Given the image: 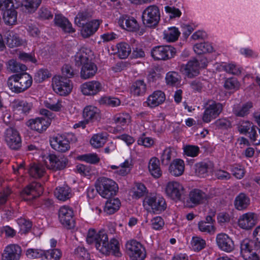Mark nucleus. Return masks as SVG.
<instances>
[{
    "label": "nucleus",
    "instance_id": "obj_17",
    "mask_svg": "<svg viewBox=\"0 0 260 260\" xmlns=\"http://www.w3.org/2000/svg\"><path fill=\"white\" fill-rule=\"evenodd\" d=\"M216 242L218 248L224 252H231L235 249L233 240L226 234H217L216 237Z\"/></svg>",
    "mask_w": 260,
    "mask_h": 260
},
{
    "label": "nucleus",
    "instance_id": "obj_11",
    "mask_svg": "<svg viewBox=\"0 0 260 260\" xmlns=\"http://www.w3.org/2000/svg\"><path fill=\"white\" fill-rule=\"evenodd\" d=\"M145 203L150 207L151 211L155 214H160L167 208L165 199L159 195H151L147 197Z\"/></svg>",
    "mask_w": 260,
    "mask_h": 260
},
{
    "label": "nucleus",
    "instance_id": "obj_62",
    "mask_svg": "<svg viewBox=\"0 0 260 260\" xmlns=\"http://www.w3.org/2000/svg\"><path fill=\"white\" fill-rule=\"evenodd\" d=\"M173 150L170 148H167L163 151L160 156L162 165L165 166L169 165L173 156Z\"/></svg>",
    "mask_w": 260,
    "mask_h": 260
},
{
    "label": "nucleus",
    "instance_id": "obj_40",
    "mask_svg": "<svg viewBox=\"0 0 260 260\" xmlns=\"http://www.w3.org/2000/svg\"><path fill=\"white\" fill-rule=\"evenodd\" d=\"M45 172V167L40 164H31L28 169V173L29 175L35 178H41L43 176Z\"/></svg>",
    "mask_w": 260,
    "mask_h": 260
},
{
    "label": "nucleus",
    "instance_id": "obj_43",
    "mask_svg": "<svg viewBox=\"0 0 260 260\" xmlns=\"http://www.w3.org/2000/svg\"><path fill=\"white\" fill-rule=\"evenodd\" d=\"M212 167L211 162H201L196 165V173L199 176L204 177L206 176L209 169Z\"/></svg>",
    "mask_w": 260,
    "mask_h": 260
},
{
    "label": "nucleus",
    "instance_id": "obj_6",
    "mask_svg": "<svg viewBox=\"0 0 260 260\" xmlns=\"http://www.w3.org/2000/svg\"><path fill=\"white\" fill-rule=\"evenodd\" d=\"M240 249L243 256L251 260H260V247L254 241L245 239L241 243Z\"/></svg>",
    "mask_w": 260,
    "mask_h": 260
},
{
    "label": "nucleus",
    "instance_id": "obj_53",
    "mask_svg": "<svg viewBox=\"0 0 260 260\" xmlns=\"http://www.w3.org/2000/svg\"><path fill=\"white\" fill-rule=\"evenodd\" d=\"M62 252L59 249H53L45 251L44 260H59Z\"/></svg>",
    "mask_w": 260,
    "mask_h": 260
},
{
    "label": "nucleus",
    "instance_id": "obj_64",
    "mask_svg": "<svg viewBox=\"0 0 260 260\" xmlns=\"http://www.w3.org/2000/svg\"><path fill=\"white\" fill-rule=\"evenodd\" d=\"M61 73V76L68 79L73 78L77 74L76 71L73 69L72 67L68 64H66L62 66Z\"/></svg>",
    "mask_w": 260,
    "mask_h": 260
},
{
    "label": "nucleus",
    "instance_id": "obj_29",
    "mask_svg": "<svg viewBox=\"0 0 260 260\" xmlns=\"http://www.w3.org/2000/svg\"><path fill=\"white\" fill-rule=\"evenodd\" d=\"M169 171L170 174L174 176L182 175L184 171V162L181 159H174L169 167Z\"/></svg>",
    "mask_w": 260,
    "mask_h": 260
},
{
    "label": "nucleus",
    "instance_id": "obj_48",
    "mask_svg": "<svg viewBox=\"0 0 260 260\" xmlns=\"http://www.w3.org/2000/svg\"><path fill=\"white\" fill-rule=\"evenodd\" d=\"M91 61L88 55L83 51H80L75 56V65L77 67L84 66L85 64H86Z\"/></svg>",
    "mask_w": 260,
    "mask_h": 260
},
{
    "label": "nucleus",
    "instance_id": "obj_9",
    "mask_svg": "<svg viewBox=\"0 0 260 260\" xmlns=\"http://www.w3.org/2000/svg\"><path fill=\"white\" fill-rule=\"evenodd\" d=\"M52 82L53 90L58 94L65 96L71 92L72 85L70 79L61 76H55L52 78Z\"/></svg>",
    "mask_w": 260,
    "mask_h": 260
},
{
    "label": "nucleus",
    "instance_id": "obj_35",
    "mask_svg": "<svg viewBox=\"0 0 260 260\" xmlns=\"http://www.w3.org/2000/svg\"><path fill=\"white\" fill-rule=\"evenodd\" d=\"M250 199L244 193H240L235 198L234 204L235 208L239 210H244L249 206Z\"/></svg>",
    "mask_w": 260,
    "mask_h": 260
},
{
    "label": "nucleus",
    "instance_id": "obj_50",
    "mask_svg": "<svg viewBox=\"0 0 260 260\" xmlns=\"http://www.w3.org/2000/svg\"><path fill=\"white\" fill-rule=\"evenodd\" d=\"M130 120L131 117L126 113H117L113 118L114 123L118 126H124L129 122Z\"/></svg>",
    "mask_w": 260,
    "mask_h": 260
},
{
    "label": "nucleus",
    "instance_id": "obj_32",
    "mask_svg": "<svg viewBox=\"0 0 260 260\" xmlns=\"http://www.w3.org/2000/svg\"><path fill=\"white\" fill-rule=\"evenodd\" d=\"M97 67L92 62L85 64L82 67L81 70V77L84 79H87L92 77L97 72Z\"/></svg>",
    "mask_w": 260,
    "mask_h": 260
},
{
    "label": "nucleus",
    "instance_id": "obj_19",
    "mask_svg": "<svg viewBox=\"0 0 260 260\" xmlns=\"http://www.w3.org/2000/svg\"><path fill=\"white\" fill-rule=\"evenodd\" d=\"M21 254V248L17 244L6 246L2 254V260H19Z\"/></svg>",
    "mask_w": 260,
    "mask_h": 260
},
{
    "label": "nucleus",
    "instance_id": "obj_36",
    "mask_svg": "<svg viewBox=\"0 0 260 260\" xmlns=\"http://www.w3.org/2000/svg\"><path fill=\"white\" fill-rule=\"evenodd\" d=\"M147 89V86L143 80H137L135 82L131 88V92L134 95H143Z\"/></svg>",
    "mask_w": 260,
    "mask_h": 260
},
{
    "label": "nucleus",
    "instance_id": "obj_59",
    "mask_svg": "<svg viewBox=\"0 0 260 260\" xmlns=\"http://www.w3.org/2000/svg\"><path fill=\"white\" fill-rule=\"evenodd\" d=\"M79 158L82 161H84L91 164H96L98 163L100 160L96 153L83 154L79 156Z\"/></svg>",
    "mask_w": 260,
    "mask_h": 260
},
{
    "label": "nucleus",
    "instance_id": "obj_61",
    "mask_svg": "<svg viewBox=\"0 0 260 260\" xmlns=\"http://www.w3.org/2000/svg\"><path fill=\"white\" fill-rule=\"evenodd\" d=\"M224 87L228 90H237L240 87V83L236 78L232 77L225 81Z\"/></svg>",
    "mask_w": 260,
    "mask_h": 260
},
{
    "label": "nucleus",
    "instance_id": "obj_2",
    "mask_svg": "<svg viewBox=\"0 0 260 260\" xmlns=\"http://www.w3.org/2000/svg\"><path fill=\"white\" fill-rule=\"evenodd\" d=\"M95 187L99 194L106 199H110L115 196L118 190L117 183L113 180L106 177L99 178Z\"/></svg>",
    "mask_w": 260,
    "mask_h": 260
},
{
    "label": "nucleus",
    "instance_id": "obj_60",
    "mask_svg": "<svg viewBox=\"0 0 260 260\" xmlns=\"http://www.w3.org/2000/svg\"><path fill=\"white\" fill-rule=\"evenodd\" d=\"M90 17V15L87 11L80 12L75 18V23L77 26L81 27Z\"/></svg>",
    "mask_w": 260,
    "mask_h": 260
},
{
    "label": "nucleus",
    "instance_id": "obj_46",
    "mask_svg": "<svg viewBox=\"0 0 260 260\" xmlns=\"http://www.w3.org/2000/svg\"><path fill=\"white\" fill-rule=\"evenodd\" d=\"M213 49L212 46L208 42L197 43L193 47L194 52L199 55L211 52Z\"/></svg>",
    "mask_w": 260,
    "mask_h": 260
},
{
    "label": "nucleus",
    "instance_id": "obj_49",
    "mask_svg": "<svg viewBox=\"0 0 260 260\" xmlns=\"http://www.w3.org/2000/svg\"><path fill=\"white\" fill-rule=\"evenodd\" d=\"M117 47L118 55L121 59L127 58L131 52L130 46L126 43H120L117 44Z\"/></svg>",
    "mask_w": 260,
    "mask_h": 260
},
{
    "label": "nucleus",
    "instance_id": "obj_27",
    "mask_svg": "<svg viewBox=\"0 0 260 260\" xmlns=\"http://www.w3.org/2000/svg\"><path fill=\"white\" fill-rule=\"evenodd\" d=\"M54 22L55 24L61 28L65 32L72 33L75 31V29L72 27L69 20L61 15H56Z\"/></svg>",
    "mask_w": 260,
    "mask_h": 260
},
{
    "label": "nucleus",
    "instance_id": "obj_5",
    "mask_svg": "<svg viewBox=\"0 0 260 260\" xmlns=\"http://www.w3.org/2000/svg\"><path fill=\"white\" fill-rule=\"evenodd\" d=\"M159 9L155 5L147 7L143 12L142 18L143 24L148 27L156 26L160 20Z\"/></svg>",
    "mask_w": 260,
    "mask_h": 260
},
{
    "label": "nucleus",
    "instance_id": "obj_13",
    "mask_svg": "<svg viewBox=\"0 0 260 260\" xmlns=\"http://www.w3.org/2000/svg\"><path fill=\"white\" fill-rule=\"evenodd\" d=\"M43 191L42 185L38 182H33L26 186L21 191V196L25 201H31L39 197Z\"/></svg>",
    "mask_w": 260,
    "mask_h": 260
},
{
    "label": "nucleus",
    "instance_id": "obj_21",
    "mask_svg": "<svg viewBox=\"0 0 260 260\" xmlns=\"http://www.w3.org/2000/svg\"><path fill=\"white\" fill-rule=\"evenodd\" d=\"M118 24L122 28L129 31H136L139 29V25L136 19L127 15H123L119 18Z\"/></svg>",
    "mask_w": 260,
    "mask_h": 260
},
{
    "label": "nucleus",
    "instance_id": "obj_4",
    "mask_svg": "<svg viewBox=\"0 0 260 260\" xmlns=\"http://www.w3.org/2000/svg\"><path fill=\"white\" fill-rule=\"evenodd\" d=\"M176 49L171 45H159L154 47L151 51V55L155 61L167 60L174 57Z\"/></svg>",
    "mask_w": 260,
    "mask_h": 260
},
{
    "label": "nucleus",
    "instance_id": "obj_14",
    "mask_svg": "<svg viewBox=\"0 0 260 260\" xmlns=\"http://www.w3.org/2000/svg\"><path fill=\"white\" fill-rule=\"evenodd\" d=\"M60 222L67 229H72L75 226L74 212L73 209L66 206H62L58 211Z\"/></svg>",
    "mask_w": 260,
    "mask_h": 260
},
{
    "label": "nucleus",
    "instance_id": "obj_51",
    "mask_svg": "<svg viewBox=\"0 0 260 260\" xmlns=\"http://www.w3.org/2000/svg\"><path fill=\"white\" fill-rule=\"evenodd\" d=\"M8 69L12 72H24L26 70L27 67L14 59H11L8 62Z\"/></svg>",
    "mask_w": 260,
    "mask_h": 260
},
{
    "label": "nucleus",
    "instance_id": "obj_26",
    "mask_svg": "<svg viewBox=\"0 0 260 260\" xmlns=\"http://www.w3.org/2000/svg\"><path fill=\"white\" fill-rule=\"evenodd\" d=\"M165 100L164 92L160 90H156L148 96L146 102L148 106L153 108L161 104Z\"/></svg>",
    "mask_w": 260,
    "mask_h": 260
},
{
    "label": "nucleus",
    "instance_id": "obj_33",
    "mask_svg": "<svg viewBox=\"0 0 260 260\" xmlns=\"http://www.w3.org/2000/svg\"><path fill=\"white\" fill-rule=\"evenodd\" d=\"M7 85L9 89L15 93H19L24 91L16 74L12 75L8 78Z\"/></svg>",
    "mask_w": 260,
    "mask_h": 260
},
{
    "label": "nucleus",
    "instance_id": "obj_28",
    "mask_svg": "<svg viewBox=\"0 0 260 260\" xmlns=\"http://www.w3.org/2000/svg\"><path fill=\"white\" fill-rule=\"evenodd\" d=\"M53 169L62 170L64 169L68 163V159L65 157H57L55 154H49L47 157Z\"/></svg>",
    "mask_w": 260,
    "mask_h": 260
},
{
    "label": "nucleus",
    "instance_id": "obj_42",
    "mask_svg": "<svg viewBox=\"0 0 260 260\" xmlns=\"http://www.w3.org/2000/svg\"><path fill=\"white\" fill-rule=\"evenodd\" d=\"M17 75L19 83H21L24 91L29 88L32 84L31 76L26 72L16 74Z\"/></svg>",
    "mask_w": 260,
    "mask_h": 260
},
{
    "label": "nucleus",
    "instance_id": "obj_25",
    "mask_svg": "<svg viewBox=\"0 0 260 260\" xmlns=\"http://www.w3.org/2000/svg\"><path fill=\"white\" fill-rule=\"evenodd\" d=\"M253 107V104L248 102L242 105L235 104L233 106V113L236 117H245L250 113V109Z\"/></svg>",
    "mask_w": 260,
    "mask_h": 260
},
{
    "label": "nucleus",
    "instance_id": "obj_55",
    "mask_svg": "<svg viewBox=\"0 0 260 260\" xmlns=\"http://www.w3.org/2000/svg\"><path fill=\"white\" fill-rule=\"evenodd\" d=\"M180 77L176 72H169L166 74V81L168 85L176 86L179 83Z\"/></svg>",
    "mask_w": 260,
    "mask_h": 260
},
{
    "label": "nucleus",
    "instance_id": "obj_31",
    "mask_svg": "<svg viewBox=\"0 0 260 260\" xmlns=\"http://www.w3.org/2000/svg\"><path fill=\"white\" fill-rule=\"evenodd\" d=\"M120 205V201L118 198L108 199L105 204L104 211L107 214H114L119 209Z\"/></svg>",
    "mask_w": 260,
    "mask_h": 260
},
{
    "label": "nucleus",
    "instance_id": "obj_12",
    "mask_svg": "<svg viewBox=\"0 0 260 260\" xmlns=\"http://www.w3.org/2000/svg\"><path fill=\"white\" fill-rule=\"evenodd\" d=\"M5 140L9 147L13 150L18 149L21 146V140L18 131L13 127H9L5 130Z\"/></svg>",
    "mask_w": 260,
    "mask_h": 260
},
{
    "label": "nucleus",
    "instance_id": "obj_56",
    "mask_svg": "<svg viewBox=\"0 0 260 260\" xmlns=\"http://www.w3.org/2000/svg\"><path fill=\"white\" fill-rule=\"evenodd\" d=\"M199 230L202 232L208 233L210 235H213L216 231V228L214 224H211L204 221H201L198 223Z\"/></svg>",
    "mask_w": 260,
    "mask_h": 260
},
{
    "label": "nucleus",
    "instance_id": "obj_30",
    "mask_svg": "<svg viewBox=\"0 0 260 260\" xmlns=\"http://www.w3.org/2000/svg\"><path fill=\"white\" fill-rule=\"evenodd\" d=\"M42 0H23L21 2L22 10L25 13H34L41 4Z\"/></svg>",
    "mask_w": 260,
    "mask_h": 260
},
{
    "label": "nucleus",
    "instance_id": "obj_10",
    "mask_svg": "<svg viewBox=\"0 0 260 260\" xmlns=\"http://www.w3.org/2000/svg\"><path fill=\"white\" fill-rule=\"evenodd\" d=\"M209 199V196L203 190L195 188L189 192L186 199V205L188 207H193L206 202Z\"/></svg>",
    "mask_w": 260,
    "mask_h": 260
},
{
    "label": "nucleus",
    "instance_id": "obj_47",
    "mask_svg": "<svg viewBox=\"0 0 260 260\" xmlns=\"http://www.w3.org/2000/svg\"><path fill=\"white\" fill-rule=\"evenodd\" d=\"M107 138L106 134L94 135L90 140V144L94 148H99L106 142Z\"/></svg>",
    "mask_w": 260,
    "mask_h": 260
},
{
    "label": "nucleus",
    "instance_id": "obj_39",
    "mask_svg": "<svg viewBox=\"0 0 260 260\" xmlns=\"http://www.w3.org/2000/svg\"><path fill=\"white\" fill-rule=\"evenodd\" d=\"M7 42L8 45L11 48L20 46L22 44V40L18 35L10 30L7 32Z\"/></svg>",
    "mask_w": 260,
    "mask_h": 260
},
{
    "label": "nucleus",
    "instance_id": "obj_44",
    "mask_svg": "<svg viewBox=\"0 0 260 260\" xmlns=\"http://www.w3.org/2000/svg\"><path fill=\"white\" fill-rule=\"evenodd\" d=\"M100 105L110 107L119 106L121 104L120 100L117 98L113 96H103L99 100Z\"/></svg>",
    "mask_w": 260,
    "mask_h": 260
},
{
    "label": "nucleus",
    "instance_id": "obj_37",
    "mask_svg": "<svg viewBox=\"0 0 260 260\" xmlns=\"http://www.w3.org/2000/svg\"><path fill=\"white\" fill-rule=\"evenodd\" d=\"M149 171L155 178H158L161 176L162 173L159 167V160L156 157L152 158L149 163Z\"/></svg>",
    "mask_w": 260,
    "mask_h": 260
},
{
    "label": "nucleus",
    "instance_id": "obj_8",
    "mask_svg": "<svg viewBox=\"0 0 260 260\" xmlns=\"http://www.w3.org/2000/svg\"><path fill=\"white\" fill-rule=\"evenodd\" d=\"M199 62L197 59H193L189 60L187 64H183L181 66V71L183 74L188 78H192L197 76L199 73V68H205L207 66V61L206 58H203Z\"/></svg>",
    "mask_w": 260,
    "mask_h": 260
},
{
    "label": "nucleus",
    "instance_id": "obj_41",
    "mask_svg": "<svg viewBox=\"0 0 260 260\" xmlns=\"http://www.w3.org/2000/svg\"><path fill=\"white\" fill-rule=\"evenodd\" d=\"M17 12L15 10H7L3 14V19L7 25H13L17 23Z\"/></svg>",
    "mask_w": 260,
    "mask_h": 260
},
{
    "label": "nucleus",
    "instance_id": "obj_34",
    "mask_svg": "<svg viewBox=\"0 0 260 260\" xmlns=\"http://www.w3.org/2000/svg\"><path fill=\"white\" fill-rule=\"evenodd\" d=\"M32 104L23 100H15L13 104L14 111L15 112H21L24 114L29 113L32 108Z\"/></svg>",
    "mask_w": 260,
    "mask_h": 260
},
{
    "label": "nucleus",
    "instance_id": "obj_16",
    "mask_svg": "<svg viewBox=\"0 0 260 260\" xmlns=\"http://www.w3.org/2000/svg\"><path fill=\"white\" fill-rule=\"evenodd\" d=\"M222 105L219 103L212 101L205 109L202 119L204 122L209 123L212 119L215 118L221 113Z\"/></svg>",
    "mask_w": 260,
    "mask_h": 260
},
{
    "label": "nucleus",
    "instance_id": "obj_20",
    "mask_svg": "<svg viewBox=\"0 0 260 260\" xmlns=\"http://www.w3.org/2000/svg\"><path fill=\"white\" fill-rule=\"evenodd\" d=\"M50 143L53 149L59 152L64 153L70 149V145L68 143L64 136L58 135L53 137L50 140Z\"/></svg>",
    "mask_w": 260,
    "mask_h": 260
},
{
    "label": "nucleus",
    "instance_id": "obj_23",
    "mask_svg": "<svg viewBox=\"0 0 260 260\" xmlns=\"http://www.w3.org/2000/svg\"><path fill=\"white\" fill-rule=\"evenodd\" d=\"M257 222V216L253 213H247L241 216L238 224L243 229L249 230L254 226Z\"/></svg>",
    "mask_w": 260,
    "mask_h": 260
},
{
    "label": "nucleus",
    "instance_id": "obj_18",
    "mask_svg": "<svg viewBox=\"0 0 260 260\" xmlns=\"http://www.w3.org/2000/svg\"><path fill=\"white\" fill-rule=\"evenodd\" d=\"M102 21L100 19H93L81 25L80 34L83 38H88L93 36L98 30Z\"/></svg>",
    "mask_w": 260,
    "mask_h": 260
},
{
    "label": "nucleus",
    "instance_id": "obj_58",
    "mask_svg": "<svg viewBox=\"0 0 260 260\" xmlns=\"http://www.w3.org/2000/svg\"><path fill=\"white\" fill-rule=\"evenodd\" d=\"M191 245L194 251H199L205 248L206 241L200 237H193L191 241Z\"/></svg>",
    "mask_w": 260,
    "mask_h": 260
},
{
    "label": "nucleus",
    "instance_id": "obj_22",
    "mask_svg": "<svg viewBox=\"0 0 260 260\" xmlns=\"http://www.w3.org/2000/svg\"><path fill=\"white\" fill-rule=\"evenodd\" d=\"M102 88V84L97 81L86 82L81 86V91L85 95H95L101 90Z\"/></svg>",
    "mask_w": 260,
    "mask_h": 260
},
{
    "label": "nucleus",
    "instance_id": "obj_24",
    "mask_svg": "<svg viewBox=\"0 0 260 260\" xmlns=\"http://www.w3.org/2000/svg\"><path fill=\"white\" fill-rule=\"evenodd\" d=\"M83 116L87 122L98 121L101 117L100 111L95 106H87L83 109Z\"/></svg>",
    "mask_w": 260,
    "mask_h": 260
},
{
    "label": "nucleus",
    "instance_id": "obj_45",
    "mask_svg": "<svg viewBox=\"0 0 260 260\" xmlns=\"http://www.w3.org/2000/svg\"><path fill=\"white\" fill-rule=\"evenodd\" d=\"M180 32L175 27L168 28L164 31V38L168 42H175L179 36Z\"/></svg>",
    "mask_w": 260,
    "mask_h": 260
},
{
    "label": "nucleus",
    "instance_id": "obj_7",
    "mask_svg": "<svg viewBox=\"0 0 260 260\" xmlns=\"http://www.w3.org/2000/svg\"><path fill=\"white\" fill-rule=\"evenodd\" d=\"M126 249L132 260H144L146 256L144 247L140 242L135 240L127 242Z\"/></svg>",
    "mask_w": 260,
    "mask_h": 260
},
{
    "label": "nucleus",
    "instance_id": "obj_3",
    "mask_svg": "<svg viewBox=\"0 0 260 260\" xmlns=\"http://www.w3.org/2000/svg\"><path fill=\"white\" fill-rule=\"evenodd\" d=\"M40 112L44 117L30 119L28 121L27 125L31 129L41 133L47 128L54 115L53 112L45 109H41Z\"/></svg>",
    "mask_w": 260,
    "mask_h": 260
},
{
    "label": "nucleus",
    "instance_id": "obj_38",
    "mask_svg": "<svg viewBox=\"0 0 260 260\" xmlns=\"http://www.w3.org/2000/svg\"><path fill=\"white\" fill-rule=\"evenodd\" d=\"M55 194L57 198L64 201L72 197L71 189L68 186H63L56 188Z\"/></svg>",
    "mask_w": 260,
    "mask_h": 260
},
{
    "label": "nucleus",
    "instance_id": "obj_1",
    "mask_svg": "<svg viewBox=\"0 0 260 260\" xmlns=\"http://www.w3.org/2000/svg\"><path fill=\"white\" fill-rule=\"evenodd\" d=\"M93 243L96 249L104 254L109 255L111 253L117 257L121 255L118 240L112 238L109 241L108 235L104 231H101L96 234Z\"/></svg>",
    "mask_w": 260,
    "mask_h": 260
},
{
    "label": "nucleus",
    "instance_id": "obj_15",
    "mask_svg": "<svg viewBox=\"0 0 260 260\" xmlns=\"http://www.w3.org/2000/svg\"><path fill=\"white\" fill-rule=\"evenodd\" d=\"M166 192L171 199L179 201L184 193V188L178 182L170 181L166 185Z\"/></svg>",
    "mask_w": 260,
    "mask_h": 260
},
{
    "label": "nucleus",
    "instance_id": "obj_63",
    "mask_svg": "<svg viewBox=\"0 0 260 260\" xmlns=\"http://www.w3.org/2000/svg\"><path fill=\"white\" fill-rule=\"evenodd\" d=\"M50 77V75L47 69H40L34 76V80L37 83H41L46 79Z\"/></svg>",
    "mask_w": 260,
    "mask_h": 260
},
{
    "label": "nucleus",
    "instance_id": "obj_57",
    "mask_svg": "<svg viewBox=\"0 0 260 260\" xmlns=\"http://www.w3.org/2000/svg\"><path fill=\"white\" fill-rule=\"evenodd\" d=\"M45 250L39 249H28L26 251V255L29 258H42V260H44Z\"/></svg>",
    "mask_w": 260,
    "mask_h": 260
},
{
    "label": "nucleus",
    "instance_id": "obj_52",
    "mask_svg": "<svg viewBox=\"0 0 260 260\" xmlns=\"http://www.w3.org/2000/svg\"><path fill=\"white\" fill-rule=\"evenodd\" d=\"M133 198L139 199L143 197L147 192V188L145 186L141 183L137 182L133 188Z\"/></svg>",
    "mask_w": 260,
    "mask_h": 260
},
{
    "label": "nucleus",
    "instance_id": "obj_54",
    "mask_svg": "<svg viewBox=\"0 0 260 260\" xmlns=\"http://www.w3.org/2000/svg\"><path fill=\"white\" fill-rule=\"evenodd\" d=\"M61 103V100L54 98L52 100L49 99V100L45 101L44 104L47 108L52 111H59L62 107Z\"/></svg>",
    "mask_w": 260,
    "mask_h": 260
}]
</instances>
